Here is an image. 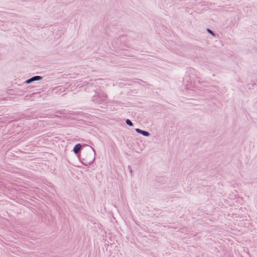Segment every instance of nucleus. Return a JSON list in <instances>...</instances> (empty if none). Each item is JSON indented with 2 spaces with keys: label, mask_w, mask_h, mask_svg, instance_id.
<instances>
[{
  "label": "nucleus",
  "mask_w": 257,
  "mask_h": 257,
  "mask_svg": "<svg viewBox=\"0 0 257 257\" xmlns=\"http://www.w3.org/2000/svg\"><path fill=\"white\" fill-rule=\"evenodd\" d=\"M81 147V145L80 144H79L76 145L74 147V149H73L74 153L76 154H77L79 152V151H80Z\"/></svg>",
  "instance_id": "nucleus-2"
},
{
  "label": "nucleus",
  "mask_w": 257,
  "mask_h": 257,
  "mask_svg": "<svg viewBox=\"0 0 257 257\" xmlns=\"http://www.w3.org/2000/svg\"><path fill=\"white\" fill-rule=\"evenodd\" d=\"M208 32L209 33H211V34H213L211 30H209V29L208 30Z\"/></svg>",
  "instance_id": "nucleus-5"
},
{
  "label": "nucleus",
  "mask_w": 257,
  "mask_h": 257,
  "mask_svg": "<svg viewBox=\"0 0 257 257\" xmlns=\"http://www.w3.org/2000/svg\"><path fill=\"white\" fill-rule=\"evenodd\" d=\"M136 131L138 133L141 134L143 135H144V136H149L150 135L148 132L144 131H142L139 128H136Z\"/></svg>",
  "instance_id": "nucleus-1"
},
{
  "label": "nucleus",
  "mask_w": 257,
  "mask_h": 257,
  "mask_svg": "<svg viewBox=\"0 0 257 257\" xmlns=\"http://www.w3.org/2000/svg\"><path fill=\"white\" fill-rule=\"evenodd\" d=\"M40 78V76H34L28 80H27L26 81V82L29 83H30L32 81H34V80H38Z\"/></svg>",
  "instance_id": "nucleus-3"
},
{
  "label": "nucleus",
  "mask_w": 257,
  "mask_h": 257,
  "mask_svg": "<svg viewBox=\"0 0 257 257\" xmlns=\"http://www.w3.org/2000/svg\"><path fill=\"white\" fill-rule=\"evenodd\" d=\"M126 123L127 124H128L130 126H132L133 125L132 122L130 120H129V119H126Z\"/></svg>",
  "instance_id": "nucleus-4"
}]
</instances>
